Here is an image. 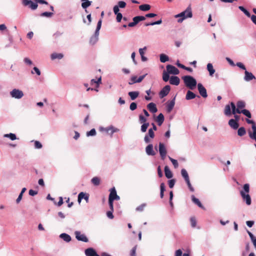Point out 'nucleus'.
<instances>
[{"mask_svg": "<svg viewBox=\"0 0 256 256\" xmlns=\"http://www.w3.org/2000/svg\"><path fill=\"white\" fill-rule=\"evenodd\" d=\"M192 17V12L190 6H189L184 11L174 16V18H179L178 22L182 23L185 19Z\"/></svg>", "mask_w": 256, "mask_h": 256, "instance_id": "1", "label": "nucleus"}, {"mask_svg": "<svg viewBox=\"0 0 256 256\" xmlns=\"http://www.w3.org/2000/svg\"><path fill=\"white\" fill-rule=\"evenodd\" d=\"M185 86L190 90H193L197 85L196 80L191 76H184L182 78Z\"/></svg>", "mask_w": 256, "mask_h": 256, "instance_id": "2", "label": "nucleus"}, {"mask_svg": "<svg viewBox=\"0 0 256 256\" xmlns=\"http://www.w3.org/2000/svg\"><path fill=\"white\" fill-rule=\"evenodd\" d=\"M10 95L13 98L20 99L23 97L24 94L22 90L19 89L14 88L10 92Z\"/></svg>", "mask_w": 256, "mask_h": 256, "instance_id": "3", "label": "nucleus"}, {"mask_svg": "<svg viewBox=\"0 0 256 256\" xmlns=\"http://www.w3.org/2000/svg\"><path fill=\"white\" fill-rule=\"evenodd\" d=\"M38 2H34L31 0H22V4L24 6H29V8L32 10H35L38 8Z\"/></svg>", "mask_w": 256, "mask_h": 256, "instance_id": "4", "label": "nucleus"}, {"mask_svg": "<svg viewBox=\"0 0 256 256\" xmlns=\"http://www.w3.org/2000/svg\"><path fill=\"white\" fill-rule=\"evenodd\" d=\"M76 238L79 241L87 242L88 239L84 234H82L79 231H76L74 232Z\"/></svg>", "mask_w": 256, "mask_h": 256, "instance_id": "5", "label": "nucleus"}, {"mask_svg": "<svg viewBox=\"0 0 256 256\" xmlns=\"http://www.w3.org/2000/svg\"><path fill=\"white\" fill-rule=\"evenodd\" d=\"M170 90V86L169 85L165 86L160 92L159 96L160 98H163L166 96Z\"/></svg>", "mask_w": 256, "mask_h": 256, "instance_id": "6", "label": "nucleus"}, {"mask_svg": "<svg viewBox=\"0 0 256 256\" xmlns=\"http://www.w3.org/2000/svg\"><path fill=\"white\" fill-rule=\"evenodd\" d=\"M198 89L200 95L202 97L206 98L208 96L206 90L201 83L198 84Z\"/></svg>", "mask_w": 256, "mask_h": 256, "instance_id": "7", "label": "nucleus"}, {"mask_svg": "<svg viewBox=\"0 0 256 256\" xmlns=\"http://www.w3.org/2000/svg\"><path fill=\"white\" fill-rule=\"evenodd\" d=\"M166 68L167 72H168L169 74L176 75L180 72L179 70L174 66L168 64L166 66Z\"/></svg>", "mask_w": 256, "mask_h": 256, "instance_id": "8", "label": "nucleus"}, {"mask_svg": "<svg viewBox=\"0 0 256 256\" xmlns=\"http://www.w3.org/2000/svg\"><path fill=\"white\" fill-rule=\"evenodd\" d=\"M84 253L86 256H100L96 250L92 248H89L85 250Z\"/></svg>", "mask_w": 256, "mask_h": 256, "instance_id": "9", "label": "nucleus"}, {"mask_svg": "<svg viewBox=\"0 0 256 256\" xmlns=\"http://www.w3.org/2000/svg\"><path fill=\"white\" fill-rule=\"evenodd\" d=\"M104 130L112 136L114 133L118 132L120 130L118 128H114L112 126H110L104 128Z\"/></svg>", "mask_w": 256, "mask_h": 256, "instance_id": "10", "label": "nucleus"}, {"mask_svg": "<svg viewBox=\"0 0 256 256\" xmlns=\"http://www.w3.org/2000/svg\"><path fill=\"white\" fill-rule=\"evenodd\" d=\"M244 80L246 82H250L252 80H255V76L251 72L247 71L246 70L244 72Z\"/></svg>", "mask_w": 256, "mask_h": 256, "instance_id": "11", "label": "nucleus"}, {"mask_svg": "<svg viewBox=\"0 0 256 256\" xmlns=\"http://www.w3.org/2000/svg\"><path fill=\"white\" fill-rule=\"evenodd\" d=\"M176 96H174L170 102L166 103V112H170L172 110L175 104Z\"/></svg>", "mask_w": 256, "mask_h": 256, "instance_id": "12", "label": "nucleus"}, {"mask_svg": "<svg viewBox=\"0 0 256 256\" xmlns=\"http://www.w3.org/2000/svg\"><path fill=\"white\" fill-rule=\"evenodd\" d=\"M240 194L244 200H246V204L248 205L251 204V198L248 194H246L244 191L240 192Z\"/></svg>", "mask_w": 256, "mask_h": 256, "instance_id": "13", "label": "nucleus"}, {"mask_svg": "<svg viewBox=\"0 0 256 256\" xmlns=\"http://www.w3.org/2000/svg\"><path fill=\"white\" fill-rule=\"evenodd\" d=\"M88 198H89L88 194H86L84 193V192H80L78 194V203L80 204L82 201V198H84L86 200V202H88Z\"/></svg>", "mask_w": 256, "mask_h": 256, "instance_id": "14", "label": "nucleus"}, {"mask_svg": "<svg viewBox=\"0 0 256 256\" xmlns=\"http://www.w3.org/2000/svg\"><path fill=\"white\" fill-rule=\"evenodd\" d=\"M110 194L108 196V200L114 201V198L117 196L116 191L114 187L112 188L110 190Z\"/></svg>", "mask_w": 256, "mask_h": 256, "instance_id": "15", "label": "nucleus"}, {"mask_svg": "<svg viewBox=\"0 0 256 256\" xmlns=\"http://www.w3.org/2000/svg\"><path fill=\"white\" fill-rule=\"evenodd\" d=\"M196 97H198V98H200V96H196L193 92H192V91L189 90L186 92V100H190Z\"/></svg>", "mask_w": 256, "mask_h": 256, "instance_id": "16", "label": "nucleus"}, {"mask_svg": "<svg viewBox=\"0 0 256 256\" xmlns=\"http://www.w3.org/2000/svg\"><path fill=\"white\" fill-rule=\"evenodd\" d=\"M180 78L177 76H172L170 78V83L171 84L178 86L180 84Z\"/></svg>", "mask_w": 256, "mask_h": 256, "instance_id": "17", "label": "nucleus"}, {"mask_svg": "<svg viewBox=\"0 0 256 256\" xmlns=\"http://www.w3.org/2000/svg\"><path fill=\"white\" fill-rule=\"evenodd\" d=\"M148 110L152 113H156L158 111L156 104L154 102H150L147 105Z\"/></svg>", "mask_w": 256, "mask_h": 256, "instance_id": "18", "label": "nucleus"}, {"mask_svg": "<svg viewBox=\"0 0 256 256\" xmlns=\"http://www.w3.org/2000/svg\"><path fill=\"white\" fill-rule=\"evenodd\" d=\"M82 3V7L85 9V12H88L87 10H86L88 6H90L92 4V1H90L88 0H81Z\"/></svg>", "mask_w": 256, "mask_h": 256, "instance_id": "19", "label": "nucleus"}, {"mask_svg": "<svg viewBox=\"0 0 256 256\" xmlns=\"http://www.w3.org/2000/svg\"><path fill=\"white\" fill-rule=\"evenodd\" d=\"M159 152L161 156L164 159L166 154V150L164 145H159Z\"/></svg>", "mask_w": 256, "mask_h": 256, "instance_id": "20", "label": "nucleus"}, {"mask_svg": "<svg viewBox=\"0 0 256 256\" xmlns=\"http://www.w3.org/2000/svg\"><path fill=\"white\" fill-rule=\"evenodd\" d=\"M140 92L138 91L130 92L128 95L130 96L131 100H135L139 96Z\"/></svg>", "mask_w": 256, "mask_h": 256, "instance_id": "21", "label": "nucleus"}, {"mask_svg": "<svg viewBox=\"0 0 256 256\" xmlns=\"http://www.w3.org/2000/svg\"><path fill=\"white\" fill-rule=\"evenodd\" d=\"M228 124L234 130H236L238 128V123L234 119H230L228 121Z\"/></svg>", "mask_w": 256, "mask_h": 256, "instance_id": "22", "label": "nucleus"}, {"mask_svg": "<svg viewBox=\"0 0 256 256\" xmlns=\"http://www.w3.org/2000/svg\"><path fill=\"white\" fill-rule=\"evenodd\" d=\"M192 200L193 202L198 205L200 208L203 210H206L205 208L202 205L199 200L196 198L194 196H192Z\"/></svg>", "mask_w": 256, "mask_h": 256, "instance_id": "23", "label": "nucleus"}, {"mask_svg": "<svg viewBox=\"0 0 256 256\" xmlns=\"http://www.w3.org/2000/svg\"><path fill=\"white\" fill-rule=\"evenodd\" d=\"M164 120V116L162 113L160 114L156 118V122L159 126H160Z\"/></svg>", "mask_w": 256, "mask_h": 256, "instance_id": "24", "label": "nucleus"}, {"mask_svg": "<svg viewBox=\"0 0 256 256\" xmlns=\"http://www.w3.org/2000/svg\"><path fill=\"white\" fill-rule=\"evenodd\" d=\"M230 106L232 108V114H236V113L240 114V110L239 108H236V105L234 102H230Z\"/></svg>", "mask_w": 256, "mask_h": 256, "instance_id": "25", "label": "nucleus"}, {"mask_svg": "<svg viewBox=\"0 0 256 256\" xmlns=\"http://www.w3.org/2000/svg\"><path fill=\"white\" fill-rule=\"evenodd\" d=\"M164 173L166 176L168 178H170L172 177V174L167 166L164 167Z\"/></svg>", "mask_w": 256, "mask_h": 256, "instance_id": "26", "label": "nucleus"}, {"mask_svg": "<svg viewBox=\"0 0 256 256\" xmlns=\"http://www.w3.org/2000/svg\"><path fill=\"white\" fill-rule=\"evenodd\" d=\"M206 68L209 72L210 76H212L216 72L215 70L213 68L212 64L211 63H208L207 64Z\"/></svg>", "mask_w": 256, "mask_h": 256, "instance_id": "27", "label": "nucleus"}, {"mask_svg": "<svg viewBox=\"0 0 256 256\" xmlns=\"http://www.w3.org/2000/svg\"><path fill=\"white\" fill-rule=\"evenodd\" d=\"M60 237L66 242H70L71 240L70 236L66 233L60 234Z\"/></svg>", "mask_w": 256, "mask_h": 256, "instance_id": "28", "label": "nucleus"}, {"mask_svg": "<svg viewBox=\"0 0 256 256\" xmlns=\"http://www.w3.org/2000/svg\"><path fill=\"white\" fill-rule=\"evenodd\" d=\"M146 152L148 154L154 156L155 154V152L153 150L152 145H148L146 148Z\"/></svg>", "mask_w": 256, "mask_h": 256, "instance_id": "29", "label": "nucleus"}, {"mask_svg": "<svg viewBox=\"0 0 256 256\" xmlns=\"http://www.w3.org/2000/svg\"><path fill=\"white\" fill-rule=\"evenodd\" d=\"M51 58L52 60L58 59L60 60L64 57L63 54L61 53L54 52L51 54Z\"/></svg>", "mask_w": 256, "mask_h": 256, "instance_id": "30", "label": "nucleus"}, {"mask_svg": "<svg viewBox=\"0 0 256 256\" xmlns=\"http://www.w3.org/2000/svg\"><path fill=\"white\" fill-rule=\"evenodd\" d=\"M150 6L148 4H143L139 6V9L143 12H146L150 9Z\"/></svg>", "mask_w": 256, "mask_h": 256, "instance_id": "31", "label": "nucleus"}, {"mask_svg": "<svg viewBox=\"0 0 256 256\" xmlns=\"http://www.w3.org/2000/svg\"><path fill=\"white\" fill-rule=\"evenodd\" d=\"M4 138H9L12 140H16V139H19L18 138H17L16 134H13V133H10V134H4Z\"/></svg>", "mask_w": 256, "mask_h": 256, "instance_id": "32", "label": "nucleus"}, {"mask_svg": "<svg viewBox=\"0 0 256 256\" xmlns=\"http://www.w3.org/2000/svg\"><path fill=\"white\" fill-rule=\"evenodd\" d=\"M160 61L164 63L166 62H168L169 60V58L167 55L162 54H160Z\"/></svg>", "mask_w": 256, "mask_h": 256, "instance_id": "33", "label": "nucleus"}, {"mask_svg": "<svg viewBox=\"0 0 256 256\" xmlns=\"http://www.w3.org/2000/svg\"><path fill=\"white\" fill-rule=\"evenodd\" d=\"M236 106L238 108L242 110L241 109L244 108L246 106V102L243 100H238L236 103Z\"/></svg>", "mask_w": 256, "mask_h": 256, "instance_id": "34", "label": "nucleus"}, {"mask_svg": "<svg viewBox=\"0 0 256 256\" xmlns=\"http://www.w3.org/2000/svg\"><path fill=\"white\" fill-rule=\"evenodd\" d=\"M240 114H242L244 116H246L248 118H252V114L250 112L246 110V109H243L240 110Z\"/></svg>", "mask_w": 256, "mask_h": 256, "instance_id": "35", "label": "nucleus"}, {"mask_svg": "<svg viewBox=\"0 0 256 256\" xmlns=\"http://www.w3.org/2000/svg\"><path fill=\"white\" fill-rule=\"evenodd\" d=\"M181 174L183 178H184L186 182L190 180L188 174L185 169L182 170Z\"/></svg>", "mask_w": 256, "mask_h": 256, "instance_id": "36", "label": "nucleus"}, {"mask_svg": "<svg viewBox=\"0 0 256 256\" xmlns=\"http://www.w3.org/2000/svg\"><path fill=\"white\" fill-rule=\"evenodd\" d=\"M170 79L169 73L165 70L163 72L162 74V80L164 82H166Z\"/></svg>", "mask_w": 256, "mask_h": 256, "instance_id": "37", "label": "nucleus"}, {"mask_svg": "<svg viewBox=\"0 0 256 256\" xmlns=\"http://www.w3.org/2000/svg\"><path fill=\"white\" fill-rule=\"evenodd\" d=\"M224 114L227 116L231 115V108L230 105L228 104L224 108Z\"/></svg>", "mask_w": 256, "mask_h": 256, "instance_id": "38", "label": "nucleus"}, {"mask_svg": "<svg viewBox=\"0 0 256 256\" xmlns=\"http://www.w3.org/2000/svg\"><path fill=\"white\" fill-rule=\"evenodd\" d=\"M238 8L242 12L248 17L250 16V12L246 9L243 6H239Z\"/></svg>", "mask_w": 256, "mask_h": 256, "instance_id": "39", "label": "nucleus"}, {"mask_svg": "<svg viewBox=\"0 0 256 256\" xmlns=\"http://www.w3.org/2000/svg\"><path fill=\"white\" fill-rule=\"evenodd\" d=\"M162 23V19H160L157 21H156V22H148V23H146L144 24V26H154V25H156V24H160Z\"/></svg>", "mask_w": 256, "mask_h": 256, "instance_id": "40", "label": "nucleus"}, {"mask_svg": "<svg viewBox=\"0 0 256 256\" xmlns=\"http://www.w3.org/2000/svg\"><path fill=\"white\" fill-rule=\"evenodd\" d=\"M246 133V130L244 127H240L238 129V134L239 136H243Z\"/></svg>", "mask_w": 256, "mask_h": 256, "instance_id": "41", "label": "nucleus"}, {"mask_svg": "<svg viewBox=\"0 0 256 256\" xmlns=\"http://www.w3.org/2000/svg\"><path fill=\"white\" fill-rule=\"evenodd\" d=\"M91 181L94 186H98L100 184V179L98 177L93 178Z\"/></svg>", "mask_w": 256, "mask_h": 256, "instance_id": "42", "label": "nucleus"}, {"mask_svg": "<svg viewBox=\"0 0 256 256\" xmlns=\"http://www.w3.org/2000/svg\"><path fill=\"white\" fill-rule=\"evenodd\" d=\"M98 38L92 36L90 38V43L92 45L94 44L98 41Z\"/></svg>", "mask_w": 256, "mask_h": 256, "instance_id": "43", "label": "nucleus"}, {"mask_svg": "<svg viewBox=\"0 0 256 256\" xmlns=\"http://www.w3.org/2000/svg\"><path fill=\"white\" fill-rule=\"evenodd\" d=\"M53 15H54V13L53 12H42L40 14V16H45V17H48V18L51 17Z\"/></svg>", "mask_w": 256, "mask_h": 256, "instance_id": "44", "label": "nucleus"}, {"mask_svg": "<svg viewBox=\"0 0 256 256\" xmlns=\"http://www.w3.org/2000/svg\"><path fill=\"white\" fill-rule=\"evenodd\" d=\"M36 73L38 76H40L41 74V72L40 70L36 66H34L32 70H31V74H34Z\"/></svg>", "mask_w": 256, "mask_h": 256, "instance_id": "45", "label": "nucleus"}, {"mask_svg": "<svg viewBox=\"0 0 256 256\" xmlns=\"http://www.w3.org/2000/svg\"><path fill=\"white\" fill-rule=\"evenodd\" d=\"M96 134V130L94 128H92L90 131L88 132H86V136H94Z\"/></svg>", "mask_w": 256, "mask_h": 256, "instance_id": "46", "label": "nucleus"}, {"mask_svg": "<svg viewBox=\"0 0 256 256\" xmlns=\"http://www.w3.org/2000/svg\"><path fill=\"white\" fill-rule=\"evenodd\" d=\"M138 82H137V76H132L130 79V81L128 82V84L130 85H132L135 83Z\"/></svg>", "mask_w": 256, "mask_h": 256, "instance_id": "47", "label": "nucleus"}, {"mask_svg": "<svg viewBox=\"0 0 256 256\" xmlns=\"http://www.w3.org/2000/svg\"><path fill=\"white\" fill-rule=\"evenodd\" d=\"M147 120L146 118L142 114H140L139 115V122L141 124L146 123Z\"/></svg>", "mask_w": 256, "mask_h": 256, "instance_id": "48", "label": "nucleus"}, {"mask_svg": "<svg viewBox=\"0 0 256 256\" xmlns=\"http://www.w3.org/2000/svg\"><path fill=\"white\" fill-rule=\"evenodd\" d=\"M149 123H144L141 126V130L142 132H146L148 126H149Z\"/></svg>", "mask_w": 256, "mask_h": 256, "instance_id": "49", "label": "nucleus"}, {"mask_svg": "<svg viewBox=\"0 0 256 256\" xmlns=\"http://www.w3.org/2000/svg\"><path fill=\"white\" fill-rule=\"evenodd\" d=\"M126 4L124 1H119L118 3V6L119 8H124L126 6Z\"/></svg>", "mask_w": 256, "mask_h": 256, "instance_id": "50", "label": "nucleus"}, {"mask_svg": "<svg viewBox=\"0 0 256 256\" xmlns=\"http://www.w3.org/2000/svg\"><path fill=\"white\" fill-rule=\"evenodd\" d=\"M137 248V245H136L130 251V256H136V250Z\"/></svg>", "mask_w": 256, "mask_h": 256, "instance_id": "51", "label": "nucleus"}, {"mask_svg": "<svg viewBox=\"0 0 256 256\" xmlns=\"http://www.w3.org/2000/svg\"><path fill=\"white\" fill-rule=\"evenodd\" d=\"M137 108V104L135 102H132L130 104V108L131 110L133 111Z\"/></svg>", "mask_w": 256, "mask_h": 256, "instance_id": "52", "label": "nucleus"}, {"mask_svg": "<svg viewBox=\"0 0 256 256\" xmlns=\"http://www.w3.org/2000/svg\"><path fill=\"white\" fill-rule=\"evenodd\" d=\"M236 66L240 68L243 70H246V68L245 66L241 62H238L236 64Z\"/></svg>", "mask_w": 256, "mask_h": 256, "instance_id": "53", "label": "nucleus"}, {"mask_svg": "<svg viewBox=\"0 0 256 256\" xmlns=\"http://www.w3.org/2000/svg\"><path fill=\"white\" fill-rule=\"evenodd\" d=\"M248 134L250 137L252 139L254 140L256 142V132H252L251 131L248 132Z\"/></svg>", "mask_w": 256, "mask_h": 256, "instance_id": "54", "label": "nucleus"}, {"mask_svg": "<svg viewBox=\"0 0 256 256\" xmlns=\"http://www.w3.org/2000/svg\"><path fill=\"white\" fill-rule=\"evenodd\" d=\"M24 62L27 65L30 66L32 64V62L28 58H25L24 59Z\"/></svg>", "mask_w": 256, "mask_h": 256, "instance_id": "55", "label": "nucleus"}, {"mask_svg": "<svg viewBox=\"0 0 256 256\" xmlns=\"http://www.w3.org/2000/svg\"><path fill=\"white\" fill-rule=\"evenodd\" d=\"M146 206V204H142L141 205L139 206L138 207L136 208V210L137 211L142 212L144 210Z\"/></svg>", "mask_w": 256, "mask_h": 256, "instance_id": "56", "label": "nucleus"}, {"mask_svg": "<svg viewBox=\"0 0 256 256\" xmlns=\"http://www.w3.org/2000/svg\"><path fill=\"white\" fill-rule=\"evenodd\" d=\"M170 161L172 162V164H173L174 168H177L178 166V161L176 160H174L171 158H170Z\"/></svg>", "mask_w": 256, "mask_h": 256, "instance_id": "57", "label": "nucleus"}, {"mask_svg": "<svg viewBox=\"0 0 256 256\" xmlns=\"http://www.w3.org/2000/svg\"><path fill=\"white\" fill-rule=\"evenodd\" d=\"M190 224L192 227L194 228L196 226V221L194 218H190Z\"/></svg>", "mask_w": 256, "mask_h": 256, "instance_id": "58", "label": "nucleus"}, {"mask_svg": "<svg viewBox=\"0 0 256 256\" xmlns=\"http://www.w3.org/2000/svg\"><path fill=\"white\" fill-rule=\"evenodd\" d=\"M175 182L176 181L174 179L170 180L168 181V186L170 188L174 187Z\"/></svg>", "mask_w": 256, "mask_h": 256, "instance_id": "59", "label": "nucleus"}, {"mask_svg": "<svg viewBox=\"0 0 256 256\" xmlns=\"http://www.w3.org/2000/svg\"><path fill=\"white\" fill-rule=\"evenodd\" d=\"M150 138H153L154 137V134L152 128H150L148 130V134Z\"/></svg>", "mask_w": 256, "mask_h": 256, "instance_id": "60", "label": "nucleus"}, {"mask_svg": "<svg viewBox=\"0 0 256 256\" xmlns=\"http://www.w3.org/2000/svg\"><path fill=\"white\" fill-rule=\"evenodd\" d=\"M244 190L245 192L248 193L250 190V186L248 184H244Z\"/></svg>", "mask_w": 256, "mask_h": 256, "instance_id": "61", "label": "nucleus"}, {"mask_svg": "<svg viewBox=\"0 0 256 256\" xmlns=\"http://www.w3.org/2000/svg\"><path fill=\"white\" fill-rule=\"evenodd\" d=\"M113 212L114 211H112V210H110L106 212V216L108 218H110V219H112L114 218V216L112 214Z\"/></svg>", "mask_w": 256, "mask_h": 256, "instance_id": "62", "label": "nucleus"}, {"mask_svg": "<svg viewBox=\"0 0 256 256\" xmlns=\"http://www.w3.org/2000/svg\"><path fill=\"white\" fill-rule=\"evenodd\" d=\"M226 61L229 63V64L232 66H236V64H234V62L232 60H231L230 58L226 57Z\"/></svg>", "mask_w": 256, "mask_h": 256, "instance_id": "63", "label": "nucleus"}, {"mask_svg": "<svg viewBox=\"0 0 256 256\" xmlns=\"http://www.w3.org/2000/svg\"><path fill=\"white\" fill-rule=\"evenodd\" d=\"M116 20L118 22H120L122 18V15L121 13L116 14Z\"/></svg>", "mask_w": 256, "mask_h": 256, "instance_id": "64", "label": "nucleus"}]
</instances>
